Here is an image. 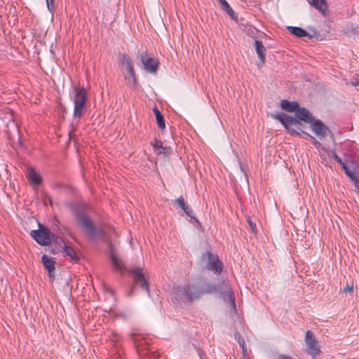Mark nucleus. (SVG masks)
I'll use <instances>...</instances> for the list:
<instances>
[{
  "mask_svg": "<svg viewBox=\"0 0 359 359\" xmlns=\"http://www.w3.org/2000/svg\"><path fill=\"white\" fill-rule=\"evenodd\" d=\"M41 262L45 269L48 271L49 277L54 278V271L55 270L56 263L53 258L49 257L46 255H43L41 257Z\"/></svg>",
  "mask_w": 359,
  "mask_h": 359,
  "instance_id": "2eb2a0df",
  "label": "nucleus"
},
{
  "mask_svg": "<svg viewBox=\"0 0 359 359\" xmlns=\"http://www.w3.org/2000/svg\"><path fill=\"white\" fill-rule=\"evenodd\" d=\"M281 108L288 112H295L298 109L299 104L297 102H290L287 100H282L280 102Z\"/></svg>",
  "mask_w": 359,
  "mask_h": 359,
  "instance_id": "aec40b11",
  "label": "nucleus"
},
{
  "mask_svg": "<svg viewBox=\"0 0 359 359\" xmlns=\"http://www.w3.org/2000/svg\"><path fill=\"white\" fill-rule=\"evenodd\" d=\"M226 13L231 17V19H233V20L237 19V15L233 11V10L231 8V7H229V8L226 11Z\"/></svg>",
  "mask_w": 359,
  "mask_h": 359,
  "instance_id": "473e14b6",
  "label": "nucleus"
},
{
  "mask_svg": "<svg viewBox=\"0 0 359 359\" xmlns=\"http://www.w3.org/2000/svg\"><path fill=\"white\" fill-rule=\"evenodd\" d=\"M229 7H231V6H229V5H228V6H226V7H224V8H222V10H223V11H224L226 12V10H228V9L229 8Z\"/></svg>",
  "mask_w": 359,
  "mask_h": 359,
  "instance_id": "37998d69",
  "label": "nucleus"
},
{
  "mask_svg": "<svg viewBox=\"0 0 359 359\" xmlns=\"http://www.w3.org/2000/svg\"><path fill=\"white\" fill-rule=\"evenodd\" d=\"M48 10L53 13L55 8V0H46Z\"/></svg>",
  "mask_w": 359,
  "mask_h": 359,
  "instance_id": "2f4dec72",
  "label": "nucleus"
},
{
  "mask_svg": "<svg viewBox=\"0 0 359 359\" xmlns=\"http://www.w3.org/2000/svg\"><path fill=\"white\" fill-rule=\"evenodd\" d=\"M332 158L338 163L339 165L344 162L342 159L337 154V153L334 151H332Z\"/></svg>",
  "mask_w": 359,
  "mask_h": 359,
  "instance_id": "f704fd0d",
  "label": "nucleus"
},
{
  "mask_svg": "<svg viewBox=\"0 0 359 359\" xmlns=\"http://www.w3.org/2000/svg\"><path fill=\"white\" fill-rule=\"evenodd\" d=\"M51 243H55V245H59L62 248V244L64 245H66L63 238L59 236L55 235L53 233V237L50 236Z\"/></svg>",
  "mask_w": 359,
  "mask_h": 359,
  "instance_id": "cd10ccee",
  "label": "nucleus"
},
{
  "mask_svg": "<svg viewBox=\"0 0 359 359\" xmlns=\"http://www.w3.org/2000/svg\"><path fill=\"white\" fill-rule=\"evenodd\" d=\"M351 84L353 86H357L359 85V78H355L351 81Z\"/></svg>",
  "mask_w": 359,
  "mask_h": 359,
  "instance_id": "ea45409f",
  "label": "nucleus"
},
{
  "mask_svg": "<svg viewBox=\"0 0 359 359\" xmlns=\"http://www.w3.org/2000/svg\"><path fill=\"white\" fill-rule=\"evenodd\" d=\"M118 65L121 67V72L127 86L135 88L137 86L138 79L130 56L126 53H123L118 61Z\"/></svg>",
  "mask_w": 359,
  "mask_h": 359,
  "instance_id": "39448f33",
  "label": "nucleus"
},
{
  "mask_svg": "<svg viewBox=\"0 0 359 359\" xmlns=\"http://www.w3.org/2000/svg\"><path fill=\"white\" fill-rule=\"evenodd\" d=\"M153 111L155 114L156 123H157L158 128L161 130H164L165 128V123L164 117H163V114L161 113V111L157 108V107H154L153 108Z\"/></svg>",
  "mask_w": 359,
  "mask_h": 359,
  "instance_id": "5701e85b",
  "label": "nucleus"
},
{
  "mask_svg": "<svg viewBox=\"0 0 359 359\" xmlns=\"http://www.w3.org/2000/svg\"><path fill=\"white\" fill-rule=\"evenodd\" d=\"M353 290V283H347L346 287L343 290V292L347 293V292H352Z\"/></svg>",
  "mask_w": 359,
  "mask_h": 359,
  "instance_id": "72a5a7b5",
  "label": "nucleus"
},
{
  "mask_svg": "<svg viewBox=\"0 0 359 359\" xmlns=\"http://www.w3.org/2000/svg\"><path fill=\"white\" fill-rule=\"evenodd\" d=\"M30 236L40 245L48 246L51 244L50 236L53 237V232L46 226L39 223V229L32 230Z\"/></svg>",
  "mask_w": 359,
  "mask_h": 359,
  "instance_id": "6e6552de",
  "label": "nucleus"
},
{
  "mask_svg": "<svg viewBox=\"0 0 359 359\" xmlns=\"http://www.w3.org/2000/svg\"><path fill=\"white\" fill-rule=\"evenodd\" d=\"M62 249L65 255L66 256H69L72 260L78 262L80 259L75 250L72 247L65 245L62 246Z\"/></svg>",
  "mask_w": 359,
  "mask_h": 359,
  "instance_id": "4be33fe9",
  "label": "nucleus"
},
{
  "mask_svg": "<svg viewBox=\"0 0 359 359\" xmlns=\"http://www.w3.org/2000/svg\"><path fill=\"white\" fill-rule=\"evenodd\" d=\"M74 104V107L73 116L75 118L80 119L82 117L83 112L86 109V104Z\"/></svg>",
  "mask_w": 359,
  "mask_h": 359,
  "instance_id": "a878e982",
  "label": "nucleus"
},
{
  "mask_svg": "<svg viewBox=\"0 0 359 359\" xmlns=\"http://www.w3.org/2000/svg\"><path fill=\"white\" fill-rule=\"evenodd\" d=\"M311 141L316 147H319L320 143L313 136L311 137Z\"/></svg>",
  "mask_w": 359,
  "mask_h": 359,
  "instance_id": "4c0bfd02",
  "label": "nucleus"
},
{
  "mask_svg": "<svg viewBox=\"0 0 359 359\" xmlns=\"http://www.w3.org/2000/svg\"><path fill=\"white\" fill-rule=\"evenodd\" d=\"M221 297L223 298V299L225 302L229 301L232 309L235 311H236V305L234 292H233V290L231 289V287L229 286V285H228L227 288L225 290L224 292L222 294V295Z\"/></svg>",
  "mask_w": 359,
  "mask_h": 359,
  "instance_id": "f3484780",
  "label": "nucleus"
},
{
  "mask_svg": "<svg viewBox=\"0 0 359 359\" xmlns=\"http://www.w3.org/2000/svg\"><path fill=\"white\" fill-rule=\"evenodd\" d=\"M235 339L237 340L238 344L242 348L243 354H245L246 347L245 340L241 337V334L238 332L235 334Z\"/></svg>",
  "mask_w": 359,
  "mask_h": 359,
  "instance_id": "c85d7f7f",
  "label": "nucleus"
},
{
  "mask_svg": "<svg viewBox=\"0 0 359 359\" xmlns=\"http://www.w3.org/2000/svg\"><path fill=\"white\" fill-rule=\"evenodd\" d=\"M201 259L206 262V267L208 270L213 271L216 274L222 273L223 264L219 259L217 255L212 253L211 250H208L203 254Z\"/></svg>",
  "mask_w": 359,
  "mask_h": 359,
  "instance_id": "1a4fd4ad",
  "label": "nucleus"
},
{
  "mask_svg": "<svg viewBox=\"0 0 359 359\" xmlns=\"http://www.w3.org/2000/svg\"><path fill=\"white\" fill-rule=\"evenodd\" d=\"M219 3L220 4V7H221L222 9L224 7H226V6L229 5L228 2L226 0H222V1H219Z\"/></svg>",
  "mask_w": 359,
  "mask_h": 359,
  "instance_id": "a19ab883",
  "label": "nucleus"
},
{
  "mask_svg": "<svg viewBox=\"0 0 359 359\" xmlns=\"http://www.w3.org/2000/svg\"><path fill=\"white\" fill-rule=\"evenodd\" d=\"M173 205L175 206L176 205L180 208L184 213L189 217L191 219H193L196 224H198L200 226H201V224L197 217H195L194 214V211L192 208L189 206L184 201V198L182 196H180L177 199L173 201Z\"/></svg>",
  "mask_w": 359,
  "mask_h": 359,
  "instance_id": "ddd939ff",
  "label": "nucleus"
},
{
  "mask_svg": "<svg viewBox=\"0 0 359 359\" xmlns=\"http://www.w3.org/2000/svg\"><path fill=\"white\" fill-rule=\"evenodd\" d=\"M308 1L311 5L322 13H324L327 8L325 0H308Z\"/></svg>",
  "mask_w": 359,
  "mask_h": 359,
  "instance_id": "b1692460",
  "label": "nucleus"
},
{
  "mask_svg": "<svg viewBox=\"0 0 359 359\" xmlns=\"http://www.w3.org/2000/svg\"><path fill=\"white\" fill-rule=\"evenodd\" d=\"M170 299L176 307L181 309L188 304L193 303L198 300L195 285H175L170 292Z\"/></svg>",
  "mask_w": 359,
  "mask_h": 359,
  "instance_id": "f03ea898",
  "label": "nucleus"
},
{
  "mask_svg": "<svg viewBox=\"0 0 359 359\" xmlns=\"http://www.w3.org/2000/svg\"><path fill=\"white\" fill-rule=\"evenodd\" d=\"M28 180L34 185H39L41 183V177L34 169H30L28 173Z\"/></svg>",
  "mask_w": 359,
  "mask_h": 359,
  "instance_id": "393cba45",
  "label": "nucleus"
},
{
  "mask_svg": "<svg viewBox=\"0 0 359 359\" xmlns=\"http://www.w3.org/2000/svg\"><path fill=\"white\" fill-rule=\"evenodd\" d=\"M306 345V353L313 358L318 356L321 353L320 346L318 341L311 330H307L305 336Z\"/></svg>",
  "mask_w": 359,
  "mask_h": 359,
  "instance_id": "9d476101",
  "label": "nucleus"
},
{
  "mask_svg": "<svg viewBox=\"0 0 359 359\" xmlns=\"http://www.w3.org/2000/svg\"><path fill=\"white\" fill-rule=\"evenodd\" d=\"M137 57L140 58V61L143 65L144 69L149 73L156 74L158 69L160 62L158 60L149 55L148 52L137 54Z\"/></svg>",
  "mask_w": 359,
  "mask_h": 359,
  "instance_id": "9b49d317",
  "label": "nucleus"
},
{
  "mask_svg": "<svg viewBox=\"0 0 359 359\" xmlns=\"http://www.w3.org/2000/svg\"><path fill=\"white\" fill-rule=\"evenodd\" d=\"M351 159L349 160H346L345 161L342 162L340 165L342 168V170L344 171V172L346 173L348 170L351 169V167H350V165H351Z\"/></svg>",
  "mask_w": 359,
  "mask_h": 359,
  "instance_id": "7c9ffc66",
  "label": "nucleus"
},
{
  "mask_svg": "<svg viewBox=\"0 0 359 359\" xmlns=\"http://www.w3.org/2000/svg\"><path fill=\"white\" fill-rule=\"evenodd\" d=\"M69 208L74 217L76 223L84 231L87 237L92 241H100L107 243L110 248V258L115 270L126 271L121 259L117 257L106 230L101 226H96L93 218L86 212L88 205L86 203H72Z\"/></svg>",
  "mask_w": 359,
  "mask_h": 359,
  "instance_id": "f257e3e1",
  "label": "nucleus"
},
{
  "mask_svg": "<svg viewBox=\"0 0 359 359\" xmlns=\"http://www.w3.org/2000/svg\"><path fill=\"white\" fill-rule=\"evenodd\" d=\"M287 29L290 32V34L298 38H302L304 36H309V38L311 37V36L302 27L288 26Z\"/></svg>",
  "mask_w": 359,
  "mask_h": 359,
  "instance_id": "6ab92c4d",
  "label": "nucleus"
},
{
  "mask_svg": "<svg viewBox=\"0 0 359 359\" xmlns=\"http://www.w3.org/2000/svg\"><path fill=\"white\" fill-rule=\"evenodd\" d=\"M74 104H86L87 91L83 87H78L75 89Z\"/></svg>",
  "mask_w": 359,
  "mask_h": 359,
  "instance_id": "dca6fc26",
  "label": "nucleus"
},
{
  "mask_svg": "<svg viewBox=\"0 0 359 359\" xmlns=\"http://www.w3.org/2000/svg\"><path fill=\"white\" fill-rule=\"evenodd\" d=\"M130 336L139 359H161V354L151 344V337L138 333H133Z\"/></svg>",
  "mask_w": 359,
  "mask_h": 359,
  "instance_id": "7ed1b4c3",
  "label": "nucleus"
},
{
  "mask_svg": "<svg viewBox=\"0 0 359 359\" xmlns=\"http://www.w3.org/2000/svg\"><path fill=\"white\" fill-rule=\"evenodd\" d=\"M302 133L304 135V137H305V138H306V139H309V140H311V137H313L311 135H310L309 133H306V132H305V131H304V130H301V134H302Z\"/></svg>",
  "mask_w": 359,
  "mask_h": 359,
  "instance_id": "79ce46f5",
  "label": "nucleus"
},
{
  "mask_svg": "<svg viewBox=\"0 0 359 359\" xmlns=\"http://www.w3.org/2000/svg\"><path fill=\"white\" fill-rule=\"evenodd\" d=\"M151 145L155 151L159 150L158 154H165L166 147L163 146L161 140H154V142H151Z\"/></svg>",
  "mask_w": 359,
  "mask_h": 359,
  "instance_id": "bb28decb",
  "label": "nucleus"
},
{
  "mask_svg": "<svg viewBox=\"0 0 359 359\" xmlns=\"http://www.w3.org/2000/svg\"><path fill=\"white\" fill-rule=\"evenodd\" d=\"M246 222H248L250 230L254 234L257 233V229L255 222H254L250 216L246 217Z\"/></svg>",
  "mask_w": 359,
  "mask_h": 359,
  "instance_id": "c756f323",
  "label": "nucleus"
},
{
  "mask_svg": "<svg viewBox=\"0 0 359 359\" xmlns=\"http://www.w3.org/2000/svg\"><path fill=\"white\" fill-rule=\"evenodd\" d=\"M311 141L316 147H319L320 143L313 136L311 137Z\"/></svg>",
  "mask_w": 359,
  "mask_h": 359,
  "instance_id": "e433bc0d",
  "label": "nucleus"
},
{
  "mask_svg": "<svg viewBox=\"0 0 359 359\" xmlns=\"http://www.w3.org/2000/svg\"><path fill=\"white\" fill-rule=\"evenodd\" d=\"M278 359H294L293 358H292L291 356L290 355H285V354H281L278 357Z\"/></svg>",
  "mask_w": 359,
  "mask_h": 359,
  "instance_id": "58836bf2",
  "label": "nucleus"
},
{
  "mask_svg": "<svg viewBox=\"0 0 359 359\" xmlns=\"http://www.w3.org/2000/svg\"><path fill=\"white\" fill-rule=\"evenodd\" d=\"M255 46L259 58V62L261 65H263L265 62L266 59V48L262 42L258 40H255Z\"/></svg>",
  "mask_w": 359,
  "mask_h": 359,
  "instance_id": "a211bd4d",
  "label": "nucleus"
},
{
  "mask_svg": "<svg viewBox=\"0 0 359 359\" xmlns=\"http://www.w3.org/2000/svg\"><path fill=\"white\" fill-rule=\"evenodd\" d=\"M50 252H51V253H53V254H55L57 252H56V250H54V249L53 248V249L51 250Z\"/></svg>",
  "mask_w": 359,
  "mask_h": 359,
  "instance_id": "c03bdc74",
  "label": "nucleus"
},
{
  "mask_svg": "<svg viewBox=\"0 0 359 359\" xmlns=\"http://www.w3.org/2000/svg\"><path fill=\"white\" fill-rule=\"evenodd\" d=\"M294 118L301 120L305 123H310L313 121L314 117L311 112L304 107H298L294 112Z\"/></svg>",
  "mask_w": 359,
  "mask_h": 359,
  "instance_id": "4468645a",
  "label": "nucleus"
},
{
  "mask_svg": "<svg viewBox=\"0 0 359 359\" xmlns=\"http://www.w3.org/2000/svg\"><path fill=\"white\" fill-rule=\"evenodd\" d=\"M355 187L358 189V194H359V184Z\"/></svg>",
  "mask_w": 359,
  "mask_h": 359,
  "instance_id": "a18cd8bd",
  "label": "nucleus"
},
{
  "mask_svg": "<svg viewBox=\"0 0 359 359\" xmlns=\"http://www.w3.org/2000/svg\"><path fill=\"white\" fill-rule=\"evenodd\" d=\"M229 283L225 280H218L217 283H211L205 280H202L198 285H195L198 300L205 294H219L220 297L227 288Z\"/></svg>",
  "mask_w": 359,
  "mask_h": 359,
  "instance_id": "423d86ee",
  "label": "nucleus"
},
{
  "mask_svg": "<svg viewBox=\"0 0 359 359\" xmlns=\"http://www.w3.org/2000/svg\"><path fill=\"white\" fill-rule=\"evenodd\" d=\"M126 272L131 276L133 284L128 292V297L133 295L134 291L137 287L147 293L150 296V290L149 286V277L147 271L140 266L128 267Z\"/></svg>",
  "mask_w": 359,
  "mask_h": 359,
  "instance_id": "20e7f679",
  "label": "nucleus"
},
{
  "mask_svg": "<svg viewBox=\"0 0 359 359\" xmlns=\"http://www.w3.org/2000/svg\"><path fill=\"white\" fill-rule=\"evenodd\" d=\"M350 167L353 168V170H348L345 174L350 178V180L354 183L355 187L358 186L359 184L358 177L357 175V170L355 166L354 165V163L353 161H351Z\"/></svg>",
  "mask_w": 359,
  "mask_h": 359,
  "instance_id": "412c9836",
  "label": "nucleus"
},
{
  "mask_svg": "<svg viewBox=\"0 0 359 359\" xmlns=\"http://www.w3.org/2000/svg\"><path fill=\"white\" fill-rule=\"evenodd\" d=\"M311 141L316 147H319L320 143L313 136L311 137Z\"/></svg>",
  "mask_w": 359,
  "mask_h": 359,
  "instance_id": "c9c22d12",
  "label": "nucleus"
},
{
  "mask_svg": "<svg viewBox=\"0 0 359 359\" xmlns=\"http://www.w3.org/2000/svg\"><path fill=\"white\" fill-rule=\"evenodd\" d=\"M310 124L312 131L320 140L325 138L328 133H332L328 126L320 119L313 118V121Z\"/></svg>",
  "mask_w": 359,
  "mask_h": 359,
  "instance_id": "f8f14e48",
  "label": "nucleus"
},
{
  "mask_svg": "<svg viewBox=\"0 0 359 359\" xmlns=\"http://www.w3.org/2000/svg\"><path fill=\"white\" fill-rule=\"evenodd\" d=\"M272 116L281 123V124L284 126L285 130L290 135L300 136L301 131H298L293 126L296 127L300 130H302V127L304 126V124L301 122V120L294 118V117L283 112L272 115Z\"/></svg>",
  "mask_w": 359,
  "mask_h": 359,
  "instance_id": "0eeeda50",
  "label": "nucleus"
}]
</instances>
